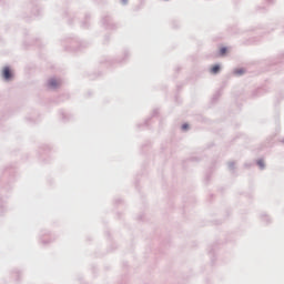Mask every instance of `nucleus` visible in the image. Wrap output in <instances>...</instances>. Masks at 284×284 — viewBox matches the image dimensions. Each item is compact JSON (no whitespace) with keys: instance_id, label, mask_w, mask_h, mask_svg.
Wrapping results in <instances>:
<instances>
[{"instance_id":"423d86ee","label":"nucleus","mask_w":284,"mask_h":284,"mask_svg":"<svg viewBox=\"0 0 284 284\" xmlns=\"http://www.w3.org/2000/svg\"><path fill=\"white\" fill-rule=\"evenodd\" d=\"M257 164L260 165V168H265V162L263 160H260Z\"/></svg>"},{"instance_id":"7ed1b4c3","label":"nucleus","mask_w":284,"mask_h":284,"mask_svg":"<svg viewBox=\"0 0 284 284\" xmlns=\"http://www.w3.org/2000/svg\"><path fill=\"white\" fill-rule=\"evenodd\" d=\"M211 72L212 74H219V72H221V65L215 64L211 68Z\"/></svg>"},{"instance_id":"f257e3e1","label":"nucleus","mask_w":284,"mask_h":284,"mask_svg":"<svg viewBox=\"0 0 284 284\" xmlns=\"http://www.w3.org/2000/svg\"><path fill=\"white\" fill-rule=\"evenodd\" d=\"M59 85H61V81L58 79L52 78L48 81V88H50L51 90H57Z\"/></svg>"},{"instance_id":"20e7f679","label":"nucleus","mask_w":284,"mask_h":284,"mask_svg":"<svg viewBox=\"0 0 284 284\" xmlns=\"http://www.w3.org/2000/svg\"><path fill=\"white\" fill-rule=\"evenodd\" d=\"M227 53V48L223 47L220 49V55L221 57H225V54Z\"/></svg>"},{"instance_id":"0eeeda50","label":"nucleus","mask_w":284,"mask_h":284,"mask_svg":"<svg viewBox=\"0 0 284 284\" xmlns=\"http://www.w3.org/2000/svg\"><path fill=\"white\" fill-rule=\"evenodd\" d=\"M187 128H189L187 124H183V125H182V129H184V130H187Z\"/></svg>"},{"instance_id":"f03ea898","label":"nucleus","mask_w":284,"mask_h":284,"mask_svg":"<svg viewBox=\"0 0 284 284\" xmlns=\"http://www.w3.org/2000/svg\"><path fill=\"white\" fill-rule=\"evenodd\" d=\"M2 77L6 81H10V79H12V71L10 70V67H4L2 69Z\"/></svg>"},{"instance_id":"39448f33","label":"nucleus","mask_w":284,"mask_h":284,"mask_svg":"<svg viewBox=\"0 0 284 284\" xmlns=\"http://www.w3.org/2000/svg\"><path fill=\"white\" fill-rule=\"evenodd\" d=\"M234 74H245V70L244 69H235Z\"/></svg>"}]
</instances>
